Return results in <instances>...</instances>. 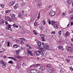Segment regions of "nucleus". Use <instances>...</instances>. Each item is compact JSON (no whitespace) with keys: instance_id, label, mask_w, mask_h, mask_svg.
<instances>
[{"instance_id":"1","label":"nucleus","mask_w":73,"mask_h":73,"mask_svg":"<svg viewBox=\"0 0 73 73\" xmlns=\"http://www.w3.org/2000/svg\"><path fill=\"white\" fill-rule=\"evenodd\" d=\"M42 46L43 47H44V48L46 49H49V47L48 46V44L46 43H45L44 44V43H42Z\"/></svg>"},{"instance_id":"2","label":"nucleus","mask_w":73,"mask_h":73,"mask_svg":"<svg viewBox=\"0 0 73 73\" xmlns=\"http://www.w3.org/2000/svg\"><path fill=\"white\" fill-rule=\"evenodd\" d=\"M0 62L2 64V66L3 68H5L6 66V65H7L6 63L4 62L2 60H0Z\"/></svg>"},{"instance_id":"3","label":"nucleus","mask_w":73,"mask_h":73,"mask_svg":"<svg viewBox=\"0 0 73 73\" xmlns=\"http://www.w3.org/2000/svg\"><path fill=\"white\" fill-rule=\"evenodd\" d=\"M24 15L23 13H22V12L18 13V17H20L22 19H23V16Z\"/></svg>"},{"instance_id":"4","label":"nucleus","mask_w":73,"mask_h":73,"mask_svg":"<svg viewBox=\"0 0 73 73\" xmlns=\"http://www.w3.org/2000/svg\"><path fill=\"white\" fill-rule=\"evenodd\" d=\"M66 49L69 52H73V49L72 47L68 46L66 47Z\"/></svg>"},{"instance_id":"5","label":"nucleus","mask_w":73,"mask_h":73,"mask_svg":"<svg viewBox=\"0 0 73 73\" xmlns=\"http://www.w3.org/2000/svg\"><path fill=\"white\" fill-rule=\"evenodd\" d=\"M27 53L31 55V56H33V53L32 52V51H31V50H29V49L27 50Z\"/></svg>"},{"instance_id":"6","label":"nucleus","mask_w":73,"mask_h":73,"mask_svg":"<svg viewBox=\"0 0 73 73\" xmlns=\"http://www.w3.org/2000/svg\"><path fill=\"white\" fill-rule=\"evenodd\" d=\"M5 19L6 20H8L9 21L11 22V21H12V20L11 19V18H10V17L8 16H6L5 17Z\"/></svg>"},{"instance_id":"7","label":"nucleus","mask_w":73,"mask_h":73,"mask_svg":"<svg viewBox=\"0 0 73 73\" xmlns=\"http://www.w3.org/2000/svg\"><path fill=\"white\" fill-rule=\"evenodd\" d=\"M16 15L15 14H13L11 16V17H12L13 18V20H14V21H15L16 19Z\"/></svg>"},{"instance_id":"8","label":"nucleus","mask_w":73,"mask_h":73,"mask_svg":"<svg viewBox=\"0 0 73 73\" xmlns=\"http://www.w3.org/2000/svg\"><path fill=\"white\" fill-rule=\"evenodd\" d=\"M49 13L50 14V16H54L55 14V12L53 11H51Z\"/></svg>"},{"instance_id":"9","label":"nucleus","mask_w":73,"mask_h":73,"mask_svg":"<svg viewBox=\"0 0 73 73\" xmlns=\"http://www.w3.org/2000/svg\"><path fill=\"white\" fill-rule=\"evenodd\" d=\"M48 72H50V73H52L53 71V67H50L48 68Z\"/></svg>"},{"instance_id":"10","label":"nucleus","mask_w":73,"mask_h":73,"mask_svg":"<svg viewBox=\"0 0 73 73\" xmlns=\"http://www.w3.org/2000/svg\"><path fill=\"white\" fill-rule=\"evenodd\" d=\"M37 45L39 47H41V46H42V44H41V42L40 41H38L37 42Z\"/></svg>"},{"instance_id":"11","label":"nucleus","mask_w":73,"mask_h":73,"mask_svg":"<svg viewBox=\"0 0 73 73\" xmlns=\"http://www.w3.org/2000/svg\"><path fill=\"white\" fill-rule=\"evenodd\" d=\"M15 3V1H11L9 3V5H10V6H12Z\"/></svg>"},{"instance_id":"12","label":"nucleus","mask_w":73,"mask_h":73,"mask_svg":"<svg viewBox=\"0 0 73 73\" xmlns=\"http://www.w3.org/2000/svg\"><path fill=\"white\" fill-rule=\"evenodd\" d=\"M34 53H35V54H36V56H39L40 54V51L38 50L37 51H35L34 52Z\"/></svg>"},{"instance_id":"13","label":"nucleus","mask_w":73,"mask_h":73,"mask_svg":"<svg viewBox=\"0 0 73 73\" xmlns=\"http://www.w3.org/2000/svg\"><path fill=\"white\" fill-rule=\"evenodd\" d=\"M58 48L60 50H64V47L62 46H61L60 45L58 46Z\"/></svg>"},{"instance_id":"14","label":"nucleus","mask_w":73,"mask_h":73,"mask_svg":"<svg viewBox=\"0 0 73 73\" xmlns=\"http://www.w3.org/2000/svg\"><path fill=\"white\" fill-rule=\"evenodd\" d=\"M45 69V67L44 66H42L40 68V70L41 71H42V70H44Z\"/></svg>"},{"instance_id":"15","label":"nucleus","mask_w":73,"mask_h":73,"mask_svg":"<svg viewBox=\"0 0 73 73\" xmlns=\"http://www.w3.org/2000/svg\"><path fill=\"white\" fill-rule=\"evenodd\" d=\"M8 27L9 28V29H10V31L12 32V29L11 28V25L9 24L8 25Z\"/></svg>"},{"instance_id":"16","label":"nucleus","mask_w":73,"mask_h":73,"mask_svg":"<svg viewBox=\"0 0 73 73\" xmlns=\"http://www.w3.org/2000/svg\"><path fill=\"white\" fill-rule=\"evenodd\" d=\"M19 39L20 40H22V41H24L25 42H27V40L23 38H19Z\"/></svg>"},{"instance_id":"17","label":"nucleus","mask_w":73,"mask_h":73,"mask_svg":"<svg viewBox=\"0 0 73 73\" xmlns=\"http://www.w3.org/2000/svg\"><path fill=\"white\" fill-rule=\"evenodd\" d=\"M18 5L19 4H16L14 6V9H17V8H18V7H19Z\"/></svg>"},{"instance_id":"18","label":"nucleus","mask_w":73,"mask_h":73,"mask_svg":"<svg viewBox=\"0 0 73 73\" xmlns=\"http://www.w3.org/2000/svg\"><path fill=\"white\" fill-rule=\"evenodd\" d=\"M67 1L69 5H70V4H71L72 0H67Z\"/></svg>"},{"instance_id":"19","label":"nucleus","mask_w":73,"mask_h":73,"mask_svg":"<svg viewBox=\"0 0 73 73\" xmlns=\"http://www.w3.org/2000/svg\"><path fill=\"white\" fill-rule=\"evenodd\" d=\"M56 22L54 21H52L51 22V23L52 25H53L55 24H56Z\"/></svg>"},{"instance_id":"20","label":"nucleus","mask_w":73,"mask_h":73,"mask_svg":"<svg viewBox=\"0 0 73 73\" xmlns=\"http://www.w3.org/2000/svg\"><path fill=\"white\" fill-rule=\"evenodd\" d=\"M20 53V50H19L17 51H16V54H19Z\"/></svg>"},{"instance_id":"21","label":"nucleus","mask_w":73,"mask_h":73,"mask_svg":"<svg viewBox=\"0 0 73 73\" xmlns=\"http://www.w3.org/2000/svg\"><path fill=\"white\" fill-rule=\"evenodd\" d=\"M13 48H18V47H19V46L16 45V44H14L13 46Z\"/></svg>"},{"instance_id":"22","label":"nucleus","mask_w":73,"mask_h":73,"mask_svg":"<svg viewBox=\"0 0 73 73\" xmlns=\"http://www.w3.org/2000/svg\"><path fill=\"white\" fill-rule=\"evenodd\" d=\"M40 36L41 37V39L45 38V36H44V35L42 34H40Z\"/></svg>"},{"instance_id":"23","label":"nucleus","mask_w":73,"mask_h":73,"mask_svg":"<svg viewBox=\"0 0 73 73\" xmlns=\"http://www.w3.org/2000/svg\"><path fill=\"white\" fill-rule=\"evenodd\" d=\"M54 27L55 28H56V29H57L58 27V26L57 25L55 24L54 25Z\"/></svg>"},{"instance_id":"24","label":"nucleus","mask_w":73,"mask_h":73,"mask_svg":"<svg viewBox=\"0 0 73 73\" xmlns=\"http://www.w3.org/2000/svg\"><path fill=\"white\" fill-rule=\"evenodd\" d=\"M38 25V22H35L34 23V25L36 27L37 26V25Z\"/></svg>"},{"instance_id":"25","label":"nucleus","mask_w":73,"mask_h":73,"mask_svg":"<svg viewBox=\"0 0 73 73\" xmlns=\"http://www.w3.org/2000/svg\"><path fill=\"white\" fill-rule=\"evenodd\" d=\"M70 19H71L72 20H73V14L70 15Z\"/></svg>"},{"instance_id":"26","label":"nucleus","mask_w":73,"mask_h":73,"mask_svg":"<svg viewBox=\"0 0 73 73\" xmlns=\"http://www.w3.org/2000/svg\"><path fill=\"white\" fill-rule=\"evenodd\" d=\"M11 12V10H6L5 13H9Z\"/></svg>"},{"instance_id":"27","label":"nucleus","mask_w":73,"mask_h":73,"mask_svg":"<svg viewBox=\"0 0 73 73\" xmlns=\"http://www.w3.org/2000/svg\"><path fill=\"white\" fill-rule=\"evenodd\" d=\"M33 32L34 33V35H37L36 31L33 30Z\"/></svg>"},{"instance_id":"28","label":"nucleus","mask_w":73,"mask_h":73,"mask_svg":"<svg viewBox=\"0 0 73 73\" xmlns=\"http://www.w3.org/2000/svg\"><path fill=\"white\" fill-rule=\"evenodd\" d=\"M39 52H40V54L41 55H42V56L44 55V53H43V52H42L41 51H40Z\"/></svg>"},{"instance_id":"29","label":"nucleus","mask_w":73,"mask_h":73,"mask_svg":"<svg viewBox=\"0 0 73 73\" xmlns=\"http://www.w3.org/2000/svg\"><path fill=\"white\" fill-rule=\"evenodd\" d=\"M34 73H39V71L35 70Z\"/></svg>"},{"instance_id":"30","label":"nucleus","mask_w":73,"mask_h":73,"mask_svg":"<svg viewBox=\"0 0 73 73\" xmlns=\"http://www.w3.org/2000/svg\"><path fill=\"white\" fill-rule=\"evenodd\" d=\"M8 62L9 64H13V62L12 60H10Z\"/></svg>"},{"instance_id":"31","label":"nucleus","mask_w":73,"mask_h":73,"mask_svg":"<svg viewBox=\"0 0 73 73\" xmlns=\"http://www.w3.org/2000/svg\"><path fill=\"white\" fill-rule=\"evenodd\" d=\"M35 70H30V72L31 73H34Z\"/></svg>"},{"instance_id":"32","label":"nucleus","mask_w":73,"mask_h":73,"mask_svg":"<svg viewBox=\"0 0 73 73\" xmlns=\"http://www.w3.org/2000/svg\"><path fill=\"white\" fill-rule=\"evenodd\" d=\"M42 24L43 25H45L46 24V23H45V20L43 21Z\"/></svg>"},{"instance_id":"33","label":"nucleus","mask_w":73,"mask_h":73,"mask_svg":"<svg viewBox=\"0 0 73 73\" xmlns=\"http://www.w3.org/2000/svg\"><path fill=\"white\" fill-rule=\"evenodd\" d=\"M21 34H22L23 35H24V30H22L21 32Z\"/></svg>"},{"instance_id":"34","label":"nucleus","mask_w":73,"mask_h":73,"mask_svg":"<svg viewBox=\"0 0 73 73\" xmlns=\"http://www.w3.org/2000/svg\"><path fill=\"white\" fill-rule=\"evenodd\" d=\"M62 32V31H60L58 32V34L60 35H61V33Z\"/></svg>"},{"instance_id":"35","label":"nucleus","mask_w":73,"mask_h":73,"mask_svg":"<svg viewBox=\"0 0 73 73\" xmlns=\"http://www.w3.org/2000/svg\"><path fill=\"white\" fill-rule=\"evenodd\" d=\"M1 22L2 23H4V21L3 19H2L1 21Z\"/></svg>"},{"instance_id":"36","label":"nucleus","mask_w":73,"mask_h":73,"mask_svg":"<svg viewBox=\"0 0 73 73\" xmlns=\"http://www.w3.org/2000/svg\"><path fill=\"white\" fill-rule=\"evenodd\" d=\"M66 60L67 62H69V61H70L68 59H66Z\"/></svg>"},{"instance_id":"37","label":"nucleus","mask_w":73,"mask_h":73,"mask_svg":"<svg viewBox=\"0 0 73 73\" xmlns=\"http://www.w3.org/2000/svg\"><path fill=\"white\" fill-rule=\"evenodd\" d=\"M40 64H35V66H40Z\"/></svg>"},{"instance_id":"38","label":"nucleus","mask_w":73,"mask_h":73,"mask_svg":"<svg viewBox=\"0 0 73 73\" xmlns=\"http://www.w3.org/2000/svg\"><path fill=\"white\" fill-rule=\"evenodd\" d=\"M66 36H68L69 35V33L67 32L65 33Z\"/></svg>"},{"instance_id":"39","label":"nucleus","mask_w":73,"mask_h":73,"mask_svg":"<svg viewBox=\"0 0 73 73\" xmlns=\"http://www.w3.org/2000/svg\"><path fill=\"white\" fill-rule=\"evenodd\" d=\"M21 42L20 43L21 44H24V42L22 41H20Z\"/></svg>"},{"instance_id":"40","label":"nucleus","mask_w":73,"mask_h":73,"mask_svg":"<svg viewBox=\"0 0 73 73\" xmlns=\"http://www.w3.org/2000/svg\"><path fill=\"white\" fill-rule=\"evenodd\" d=\"M5 24L6 25H8V22L7 21H5Z\"/></svg>"},{"instance_id":"41","label":"nucleus","mask_w":73,"mask_h":73,"mask_svg":"<svg viewBox=\"0 0 73 73\" xmlns=\"http://www.w3.org/2000/svg\"><path fill=\"white\" fill-rule=\"evenodd\" d=\"M60 72L61 73H64V72H63V70L61 69L60 70Z\"/></svg>"},{"instance_id":"42","label":"nucleus","mask_w":73,"mask_h":73,"mask_svg":"<svg viewBox=\"0 0 73 73\" xmlns=\"http://www.w3.org/2000/svg\"><path fill=\"white\" fill-rule=\"evenodd\" d=\"M51 33L53 34V35H55V34L56 33L54 31H52L51 32Z\"/></svg>"},{"instance_id":"43","label":"nucleus","mask_w":73,"mask_h":73,"mask_svg":"<svg viewBox=\"0 0 73 73\" xmlns=\"http://www.w3.org/2000/svg\"><path fill=\"white\" fill-rule=\"evenodd\" d=\"M41 39L42 41H45V38H42Z\"/></svg>"},{"instance_id":"44","label":"nucleus","mask_w":73,"mask_h":73,"mask_svg":"<svg viewBox=\"0 0 73 73\" xmlns=\"http://www.w3.org/2000/svg\"><path fill=\"white\" fill-rule=\"evenodd\" d=\"M62 15L63 16H65L66 15V13H62Z\"/></svg>"},{"instance_id":"45","label":"nucleus","mask_w":73,"mask_h":73,"mask_svg":"<svg viewBox=\"0 0 73 73\" xmlns=\"http://www.w3.org/2000/svg\"><path fill=\"white\" fill-rule=\"evenodd\" d=\"M50 64H48L47 65V67H50Z\"/></svg>"},{"instance_id":"46","label":"nucleus","mask_w":73,"mask_h":73,"mask_svg":"<svg viewBox=\"0 0 73 73\" xmlns=\"http://www.w3.org/2000/svg\"><path fill=\"white\" fill-rule=\"evenodd\" d=\"M16 25V24H14L12 26L14 27H15Z\"/></svg>"},{"instance_id":"47","label":"nucleus","mask_w":73,"mask_h":73,"mask_svg":"<svg viewBox=\"0 0 73 73\" xmlns=\"http://www.w3.org/2000/svg\"><path fill=\"white\" fill-rule=\"evenodd\" d=\"M17 58H21V56H19L18 55Z\"/></svg>"},{"instance_id":"48","label":"nucleus","mask_w":73,"mask_h":73,"mask_svg":"<svg viewBox=\"0 0 73 73\" xmlns=\"http://www.w3.org/2000/svg\"><path fill=\"white\" fill-rule=\"evenodd\" d=\"M4 5H1V7L2 8H4Z\"/></svg>"},{"instance_id":"49","label":"nucleus","mask_w":73,"mask_h":73,"mask_svg":"<svg viewBox=\"0 0 73 73\" xmlns=\"http://www.w3.org/2000/svg\"><path fill=\"white\" fill-rule=\"evenodd\" d=\"M5 29H7V30H9L10 31V29H9L8 27H6Z\"/></svg>"},{"instance_id":"50","label":"nucleus","mask_w":73,"mask_h":73,"mask_svg":"<svg viewBox=\"0 0 73 73\" xmlns=\"http://www.w3.org/2000/svg\"><path fill=\"white\" fill-rule=\"evenodd\" d=\"M40 31H42V30H43V28L42 27H40Z\"/></svg>"},{"instance_id":"51","label":"nucleus","mask_w":73,"mask_h":73,"mask_svg":"<svg viewBox=\"0 0 73 73\" xmlns=\"http://www.w3.org/2000/svg\"><path fill=\"white\" fill-rule=\"evenodd\" d=\"M17 56H18V55H14V57L15 58H17Z\"/></svg>"},{"instance_id":"52","label":"nucleus","mask_w":73,"mask_h":73,"mask_svg":"<svg viewBox=\"0 0 73 73\" xmlns=\"http://www.w3.org/2000/svg\"><path fill=\"white\" fill-rule=\"evenodd\" d=\"M40 16L39 15H38L37 17V19H40Z\"/></svg>"},{"instance_id":"53","label":"nucleus","mask_w":73,"mask_h":73,"mask_svg":"<svg viewBox=\"0 0 73 73\" xmlns=\"http://www.w3.org/2000/svg\"><path fill=\"white\" fill-rule=\"evenodd\" d=\"M51 7H52V6H49V7H48V9H50V8H51Z\"/></svg>"},{"instance_id":"54","label":"nucleus","mask_w":73,"mask_h":73,"mask_svg":"<svg viewBox=\"0 0 73 73\" xmlns=\"http://www.w3.org/2000/svg\"><path fill=\"white\" fill-rule=\"evenodd\" d=\"M9 43H10L9 42H7V45H8L7 46H10V45H9Z\"/></svg>"},{"instance_id":"55","label":"nucleus","mask_w":73,"mask_h":73,"mask_svg":"<svg viewBox=\"0 0 73 73\" xmlns=\"http://www.w3.org/2000/svg\"><path fill=\"white\" fill-rule=\"evenodd\" d=\"M70 70H71V71H73V68H70Z\"/></svg>"},{"instance_id":"56","label":"nucleus","mask_w":73,"mask_h":73,"mask_svg":"<svg viewBox=\"0 0 73 73\" xmlns=\"http://www.w3.org/2000/svg\"><path fill=\"white\" fill-rule=\"evenodd\" d=\"M22 66H25V63H23L22 64Z\"/></svg>"},{"instance_id":"57","label":"nucleus","mask_w":73,"mask_h":73,"mask_svg":"<svg viewBox=\"0 0 73 73\" xmlns=\"http://www.w3.org/2000/svg\"><path fill=\"white\" fill-rule=\"evenodd\" d=\"M21 12L22 13H23V15H24V11H22V12Z\"/></svg>"},{"instance_id":"58","label":"nucleus","mask_w":73,"mask_h":73,"mask_svg":"<svg viewBox=\"0 0 73 73\" xmlns=\"http://www.w3.org/2000/svg\"><path fill=\"white\" fill-rule=\"evenodd\" d=\"M38 5L39 7H40L41 6V4L40 3H38Z\"/></svg>"},{"instance_id":"59","label":"nucleus","mask_w":73,"mask_h":73,"mask_svg":"<svg viewBox=\"0 0 73 73\" xmlns=\"http://www.w3.org/2000/svg\"><path fill=\"white\" fill-rule=\"evenodd\" d=\"M48 23L49 24V25H50L51 24V22H50V21H49Z\"/></svg>"},{"instance_id":"60","label":"nucleus","mask_w":73,"mask_h":73,"mask_svg":"<svg viewBox=\"0 0 73 73\" xmlns=\"http://www.w3.org/2000/svg\"><path fill=\"white\" fill-rule=\"evenodd\" d=\"M15 27H16V28H19V26H18L17 25H16Z\"/></svg>"},{"instance_id":"61","label":"nucleus","mask_w":73,"mask_h":73,"mask_svg":"<svg viewBox=\"0 0 73 73\" xmlns=\"http://www.w3.org/2000/svg\"><path fill=\"white\" fill-rule=\"evenodd\" d=\"M12 59H13V60H15L16 61V59L15 58H13Z\"/></svg>"},{"instance_id":"62","label":"nucleus","mask_w":73,"mask_h":73,"mask_svg":"<svg viewBox=\"0 0 73 73\" xmlns=\"http://www.w3.org/2000/svg\"><path fill=\"white\" fill-rule=\"evenodd\" d=\"M33 65H31L30 66V68H32V67H33Z\"/></svg>"},{"instance_id":"63","label":"nucleus","mask_w":73,"mask_h":73,"mask_svg":"<svg viewBox=\"0 0 73 73\" xmlns=\"http://www.w3.org/2000/svg\"><path fill=\"white\" fill-rule=\"evenodd\" d=\"M2 23L1 22H0V25H2Z\"/></svg>"},{"instance_id":"64","label":"nucleus","mask_w":73,"mask_h":73,"mask_svg":"<svg viewBox=\"0 0 73 73\" xmlns=\"http://www.w3.org/2000/svg\"><path fill=\"white\" fill-rule=\"evenodd\" d=\"M60 10H59V9H58V11L57 10H56V11L58 12H60Z\"/></svg>"}]
</instances>
